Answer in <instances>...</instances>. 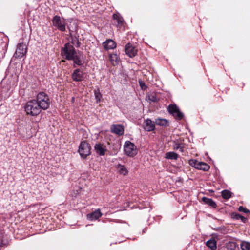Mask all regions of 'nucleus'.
<instances>
[{"label":"nucleus","mask_w":250,"mask_h":250,"mask_svg":"<svg viewBox=\"0 0 250 250\" xmlns=\"http://www.w3.org/2000/svg\"><path fill=\"white\" fill-rule=\"evenodd\" d=\"M72 44L73 45H76L78 47L79 46V42L77 38H72Z\"/></svg>","instance_id":"c756f323"},{"label":"nucleus","mask_w":250,"mask_h":250,"mask_svg":"<svg viewBox=\"0 0 250 250\" xmlns=\"http://www.w3.org/2000/svg\"><path fill=\"white\" fill-rule=\"evenodd\" d=\"M174 149H179L181 152L183 151V147H182L179 144H175V145L174 147Z\"/></svg>","instance_id":"7c9ffc66"},{"label":"nucleus","mask_w":250,"mask_h":250,"mask_svg":"<svg viewBox=\"0 0 250 250\" xmlns=\"http://www.w3.org/2000/svg\"><path fill=\"white\" fill-rule=\"evenodd\" d=\"M27 52L26 45L23 43H19L17 48L14 54L16 58H21L24 56Z\"/></svg>","instance_id":"1a4fd4ad"},{"label":"nucleus","mask_w":250,"mask_h":250,"mask_svg":"<svg viewBox=\"0 0 250 250\" xmlns=\"http://www.w3.org/2000/svg\"><path fill=\"white\" fill-rule=\"evenodd\" d=\"M94 148L97 154L101 156L104 155L106 151V146L101 144H95Z\"/></svg>","instance_id":"ddd939ff"},{"label":"nucleus","mask_w":250,"mask_h":250,"mask_svg":"<svg viewBox=\"0 0 250 250\" xmlns=\"http://www.w3.org/2000/svg\"><path fill=\"white\" fill-rule=\"evenodd\" d=\"M24 108L26 113L32 116L38 115L42 109L35 100L28 102Z\"/></svg>","instance_id":"f03ea898"},{"label":"nucleus","mask_w":250,"mask_h":250,"mask_svg":"<svg viewBox=\"0 0 250 250\" xmlns=\"http://www.w3.org/2000/svg\"><path fill=\"white\" fill-rule=\"evenodd\" d=\"M62 55L67 60H73L74 63L78 65H82L81 55L79 52H77L73 45L67 43L62 49Z\"/></svg>","instance_id":"f257e3e1"},{"label":"nucleus","mask_w":250,"mask_h":250,"mask_svg":"<svg viewBox=\"0 0 250 250\" xmlns=\"http://www.w3.org/2000/svg\"><path fill=\"white\" fill-rule=\"evenodd\" d=\"M188 163L191 166L200 170L208 171L209 168V166L207 164L194 159L189 160Z\"/></svg>","instance_id":"0eeeda50"},{"label":"nucleus","mask_w":250,"mask_h":250,"mask_svg":"<svg viewBox=\"0 0 250 250\" xmlns=\"http://www.w3.org/2000/svg\"><path fill=\"white\" fill-rule=\"evenodd\" d=\"M144 128L147 131H151L154 129L155 125L152 121L149 119L146 120L144 124Z\"/></svg>","instance_id":"4468645a"},{"label":"nucleus","mask_w":250,"mask_h":250,"mask_svg":"<svg viewBox=\"0 0 250 250\" xmlns=\"http://www.w3.org/2000/svg\"><path fill=\"white\" fill-rule=\"evenodd\" d=\"M155 123L157 125L161 126H167V121L164 119H157L156 120Z\"/></svg>","instance_id":"b1692460"},{"label":"nucleus","mask_w":250,"mask_h":250,"mask_svg":"<svg viewBox=\"0 0 250 250\" xmlns=\"http://www.w3.org/2000/svg\"><path fill=\"white\" fill-rule=\"evenodd\" d=\"M202 200L206 204L209 205L212 208H215L216 206V203L211 199L208 198L207 197H203L202 198Z\"/></svg>","instance_id":"412c9836"},{"label":"nucleus","mask_w":250,"mask_h":250,"mask_svg":"<svg viewBox=\"0 0 250 250\" xmlns=\"http://www.w3.org/2000/svg\"><path fill=\"white\" fill-rule=\"evenodd\" d=\"M237 245L235 242L229 241L225 244L224 247H222L219 250H234Z\"/></svg>","instance_id":"dca6fc26"},{"label":"nucleus","mask_w":250,"mask_h":250,"mask_svg":"<svg viewBox=\"0 0 250 250\" xmlns=\"http://www.w3.org/2000/svg\"><path fill=\"white\" fill-rule=\"evenodd\" d=\"M232 216L236 219H241L243 222H245L247 221V219L245 217L239 214H233Z\"/></svg>","instance_id":"cd10ccee"},{"label":"nucleus","mask_w":250,"mask_h":250,"mask_svg":"<svg viewBox=\"0 0 250 250\" xmlns=\"http://www.w3.org/2000/svg\"><path fill=\"white\" fill-rule=\"evenodd\" d=\"M239 210L240 211H243L245 213H248L250 212V211L248 209H246V208H243L242 206H240L239 208Z\"/></svg>","instance_id":"2f4dec72"},{"label":"nucleus","mask_w":250,"mask_h":250,"mask_svg":"<svg viewBox=\"0 0 250 250\" xmlns=\"http://www.w3.org/2000/svg\"><path fill=\"white\" fill-rule=\"evenodd\" d=\"M94 95L95 97V99H96L97 102H100L102 95L99 89L94 90Z\"/></svg>","instance_id":"bb28decb"},{"label":"nucleus","mask_w":250,"mask_h":250,"mask_svg":"<svg viewBox=\"0 0 250 250\" xmlns=\"http://www.w3.org/2000/svg\"><path fill=\"white\" fill-rule=\"evenodd\" d=\"M104 48L106 50L113 49L116 48V43L111 39H108L103 43Z\"/></svg>","instance_id":"2eb2a0df"},{"label":"nucleus","mask_w":250,"mask_h":250,"mask_svg":"<svg viewBox=\"0 0 250 250\" xmlns=\"http://www.w3.org/2000/svg\"><path fill=\"white\" fill-rule=\"evenodd\" d=\"M139 82L140 85L142 89H145L146 88V85L144 83L140 81H139Z\"/></svg>","instance_id":"473e14b6"},{"label":"nucleus","mask_w":250,"mask_h":250,"mask_svg":"<svg viewBox=\"0 0 250 250\" xmlns=\"http://www.w3.org/2000/svg\"><path fill=\"white\" fill-rule=\"evenodd\" d=\"M36 102L43 110L48 109L50 104V100L48 95L43 92H40L37 95Z\"/></svg>","instance_id":"7ed1b4c3"},{"label":"nucleus","mask_w":250,"mask_h":250,"mask_svg":"<svg viewBox=\"0 0 250 250\" xmlns=\"http://www.w3.org/2000/svg\"><path fill=\"white\" fill-rule=\"evenodd\" d=\"M178 154L174 152H169L165 154V158L171 160H177L178 158Z\"/></svg>","instance_id":"aec40b11"},{"label":"nucleus","mask_w":250,"mask_h":250,"mask_svg":"<svg viewBox=\"0 0 250 250\" xmlns=\"http://www.w3.org/2000/svg\"><path fill=\"white\" fill-rule=\"evenodd\" d=\"M240 247L242 250H250V242L243 241L241 242Z\"/></svg>","instance_id":"5701e85b"},{"label":"nucleus","mask_w":250,"mask_h":250,"mask_svg":"<svg viewBox=\"0 0 250 250\" xmlns=\"http://www.w3.org/2000/svg\"><path fill=\"white\" fill-rule=\"evenodd\" d=\"M109 60L114 66L117 65L120 62V58L117 54H111L109 55Z\"/></svg>","instance_id":"a211bd4d"},{"label":"nucleus","mask_w":250,"mask_h":250,"mask_svg":"<svg viewBox=\"0 0 250 250\" xmlns=\"http://www.w3.org/2000/svg\"><path fill=\"white\" fill-rule=\"evenodd\" d=\"M72 78L76 82L82 81L84 78V74L80 69H76L72 74Z\"/></svg>","instance_id":"9b49d317"},{"label":"nucleus","mask_w":250,"mask_h":250,"mask_svg":"<svg viewBox=\"0 0 250 250\" xmlns=\"http://www.w3.org/2000/svg\"><path fill=\"white\" fill-rule=\"evenodd\" d=\"M206 246L211 250H215L217 248V242L215 238H211L206 243Z\"/></svg>","instance_id":"f3484780"},{"label":"nucleus","mask_w":250,"mask_h":250,"mask_svg":"<svg viewBox=\"0 0 250 250\" xmlns=\"http://www.w3.org/2000/svg\"><path fill=\"white\" fill-rule=\"evenodd\" d=\"M111 131L112 132L118 135H122L124 132V126L121 125H113L111 126Z\"/></svg>","instance_id":"f8f14e48"},{"label":"nucleus","mask_w":250,"mask_h":250,"mask_svg":"<svg viewBox=\"0 0 250 250\" xmlns=\"http://www.w3.org/2000/svg\"><path fill=\"white\" fill-rule=\"evenodd\" d=\"M54 26L57 27L61 31L65 30V21L64 19L61 18L59 16H55L52 19Z\"/></svg>","instance_id":"39448f33"},{"label":"nucleus","mask_w":250,"mask_h":250,"mask_svg":"<svg viewBox=\"0 0 250 250\" xmlns=\"http://www.w3.org/2000/svg\"><path fill=\"white\" fill-rule=\"evenodd\" d=\"M90 149L89 144L86 141H83L79 146V152L82 157L85 158L90 154Z\"/></svg>","instance_id":"423d86ee"},{"label":"nucleus","mask_w":250,"mask_h":250,"mask_svg":"<svg viewBox=\"0 0 250 250\" xmlns=\"http://www.w3.org/2000/svg\"><path fill=\"white\" fill-rule=\"evenodd\" d=\"M124 151L127 155L130 157H133L137 153L136 146L130 141L125 142Z\"/></svg>","instance_id":"20e7f679"},{"label":"nucleus","mask_w":250,"mask_h":250,"mask_svg":"<svg viewBox=\"0 0 250 250\" xmlns=\"http://www.w3.org/2000/svg\"><path fill=\"white\" fill-rule=\"evenodd\" d=\"M147 99L150 102H156L157 100V98L154 95H150L147 96Z\"/></svg>","instance_id":"c85d7f7f"},{"label":"nucleus","mask_w":250,"mask_h":250,"mask_svg":"<svg viewBox=\"0 0 250 250\" xmlns=\"http://www.w3.org/2000/svg\"><path fill=\"white\" fill-rule=\"evenodd\" d=\"M118 170L119 172L124 175H125L128 173V170L123 165L119 164L118 165Z\"/></svg>","instance_id":"4be33fe9"},{"label":"nucleus","mask_w":250,"mask_h":250,"mask_svg":"<svg viewBox=\"0 0 250 250\" xmlns=\"http://www.w3.org/2000/svg\"><path fill=\"white\" fill-rule=\"evenodd\" d=\"M168 112L177 120H181L183 117V114L180 112L178 107L175 104H170L167 108Z\"/></svg>","instance_id":"6e6552de"},{"label":"nucleus","mask_w":250,"mask_h":250,"mask_svg":"<svg viewBox=\"0 0 250 250\" xmlns=\"http://www.w3.org/2000/svg\"><path fill=\"white\" fill-rule=\"evenodd\" d=\"M222 196L224 199H228L231 196V193L228 190H224L222 191Z\"/></svg>","instance_id":"393cba45"},{"label":"nucleus","mask_w":250,"mask_h":250,"mask_svg":"<svg viewBox=\"0 0 250 250\" xmlns=\"http://www.w3.org/2000/svg\"><path fill=\"white\" fill-rule=\"evenodd\" d=\"M125 51L126 54L129 57H133L137 55L138 50L135 47L132 45L130 43H128L125 47Z\"/></svg>","instance_id":"9d476101"},{"label":"nucleus","mask_w":250,"mask_h":250,"mask_svg":"<svg viewBox=\"0 0 250 250\" xmlns=\"http://www.w3.org/2000/svg\"><path fill=\"white\" fill-rule=\"evenodd\" d=\"M102 215V213L100 212V209H97L92 213L88 214L87 217L91 220L97 219L100 217Z\"/></svg>","instance_id":"6ab92c4d"},{"label":"nucleus","mask_w":250,"mask_h":250,"mask_svg":"<svg viewBox=\"0 0 250 250\" xmlns=\"http://www.w3.org/2000/svg\"><path fill=\"white\" fill-rule=\"evenodd\" d=\"M113 18L114 19L117 20V21L118 22V24L119 25H122L123 23V20L122 17H121L119 15L116 14H114L113 15Z\"/></svg>","instance_id":"a878e982"}]
</instances>
